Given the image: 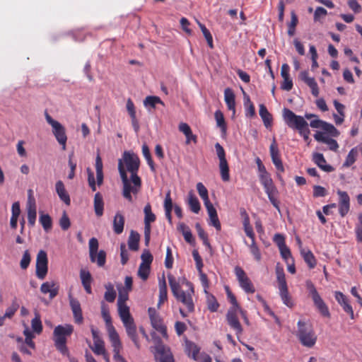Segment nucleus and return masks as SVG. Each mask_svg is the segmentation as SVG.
<instances>
[{
	"label": "nucleus",
	"mask_w": 362,
	"mask_h": 362,
	"mask_svg": "<svg viewBox=\"0 0 362 362\" xmlns=\"http://www.w3.org/2000/svg\"><path fill=\"white\" fill-rule=\"evenodd\" d=\"M103 161L100 156L97 155L95 158V170H96V178L97 184L100 186L103 182Z\"/></svg>",
	"instance_id": "obj_39"
},
{
	"label": "nucleus",
	"mask_w": 362,
	"mask_h": 362,
	"mask_svg": "<svg viewBox=\"0 0 362 362\" xmlns=\"http://www.w3.org/2000/svg\"><path fill=\"white\" fill-rule=\"evenodd\" d=\"M168 279L171 291L174 296H177L179 293H182V291H183L180 288L179 282L173 275L168 274Z\"/></svg>",
	"instance_id": "obj_41"
},
{
	"label": "nucleus",
	"mask_w": 362,
	"mask_h": 362,
	"mask_svg": "<svg viewBox=\"0 0 362 362\" xmlns=\"http://www.w3.org/2000/svg\"><path fill=\"white\" fill-rule=\"evenodd\" d=\"M264 191L268 196V198L272 204L280 211L279 202L276 199L278 190L276 186L273 184L264 187Z\"/></svg>",
	"instance_id": "obj_25"
},
{
	"label": "nucleus",
	"mask_w": 362,
	"mask_h": 362,
	"mask_svg": "<svg viewBox=\"0 0 362 362\" xmlns=\"http://www.w3.org/2000/svg\"><path fill=\"white\" fill-rule=\"evenodd\" d=\"M48 272V258L45 251L41 250L38 252L36 257V276L43 280Z\"/></svg>",
	"instance_id": "obj_8"
},
{
	"label": "nucleus",
	"mask_w": 362,
	"mask_h": 362,
	"mask_svg": "<svg viewBox=\"0 0 362 362\" xmlns=\"http://www.w3.org/2000/svg\"><path fill=\"white\" fill-rule=\"evenodd\" d=\"M55 189L60 199L66 204L69 205L71 202L70 197L65 189L63 182L61 180L57 181L55 185Z\"/></svg>",
	"instance_id": "obj_32"
},
{
	"label": "nucleus",
	"mask_w": 362,
	"mask_h": 362,
	"mask_svg": "<svg viewBox=\"0 0 362 362\" xmlns=\"http://www.w3.org/2000/svg\"><path fill=\"white\" fill-rule=\"evenodd\" d=\"M70 305L74 314L75 322L79 325L81 324L83 321V317L79 301L76 299L71 298L70 300Z\"/></svg>",
	"instance_id": "obj_26"
},
{
	"label": "nucleus",
	"mask_w": 362,
	"mask_h": 362,
	"mask_svg": "<svg viewBox=\"0 0 362 362\" xmlns=\"http://www.w3.org/2000/svg\"><path fill=\"white\" fill-rule=\"evenodd\" d=\"M206 294L208 309L212 313L216 312L219 308V303H218L216 298L212 294L209 293Z\"/></svg>",
	"instance_id": "obj_46"
},
{
	"label": "nucleus",
	"mask_w": 362,
	"mask_h": 362,
	"mask_svg": "<svg viewBox=\"0 0 362 362\" xmlns=\"http://www.w3.org/2000/svg\"><path fill=\"white\" fill-rule=\"evenodd\" d=\"M91 333L93 339V346H90V349L96 355L104 354L106 351L104 341L100 337L98 331L95 329L93 327H91Z\"/></svg>",
	"instance_id": "obj_19"
},
{
	"label": "nucleus",
	"mask_w": 362,
	"mask_h": 362,
	"mask_svg": "<svg viewBox=\"0 0 362 362\" xmlns=\"http://www.w3.org/2000/svg\"><path fill=\"white\" fill-rule=\"evenodd\" d=\"M148 313L152 327L164 338H168L166 326L163 324V320L157 313L156 310L154 308H149Z\"/></svg>",
	"instance_id": "obj_11"
},
{
	"label": "nucleus",
	"mask_w": 362,
	"mask_h": 362,
	"mask_svg": "<svg viewBox=\"0 0 362 362\" xmlns=\"http://www.w3.org/2000/svg\"><path fill=\"white\" fill-rule=\"evenodd\" d=\"M80 278L86 292L90 294L92 293L91 283L93 279L90 272L83 269H81Z\"/></svg>",
	"instance_id": "obj_27"
},
{
	"label": "nucleus",
	"mask_w": 362,
	"mask_h": 362,
	"mask_svg": "<svg viewBox=\"0 0 362 362\" xmlns=\"http://www.w3.org/2000/svg\"><path fill=\"white\" fill-rule=\"evenodd\" d=\"M140 160L134 153L125 151L118 161V170L122 182V195L129 202H133L132 193L137 194L141 187V179L138 175Z\"/></svg>",
	"instance_id": "obj_1"
},
{
	"label": "nucleus",
	"mask_w": 362,
	"mask_h": 362,
	"mask_svg": "<svg viewBox=\"0 0 362 362\" xmlns=\"http://www.w3.org/2000/svg\"><path fill=\"white\" fill-rule=\"evenodd\" d=\"M204 206L209 216V224L214 226L216 230L220 231L221 230V225L218 217L216 209L211 203Z\"/></svg>",
	"instance_id": "obj_23"
},
{
	"label": "nucleus",
	"mask_w": 362,
	"mask_h": 362,
	"mask_svg": "<svg viewBox=\"0 0 362 362\" xmlns=\"http://www.w3.org/2000/svg\"><path fill=\"white\" fill-rule=\"evenodd\" d=\"M140 235L134 230H132L128 239V246L129 250L137 251L139 247Z\"/></svg>",
	"instance_id": "obj_37"
},
{
	"label": "nucleus",
	"mask_w": 362,
	"mask_h": 362,
	"mask_svg": "<svg viewBox=\"0 0 362 362\" xmlns=\"http://www.w3.org/2000/svg\"><path fill=\"white\" fill-rule=\"evenodd\" d=\"M291 22L288 25V35L289 36H293L296 32V27L298 23V19L294 11H291Z\"/></svg>",
	"instance_id": "obj_47"
},
{
	"label": "nucleus",
	"mask_w": 362,
	"mask_h": 362,
	"mask_svg": "<svg viewBox=\"0 0 362 362\" xmlns=\"http://www.w3.org/2000/svg\"><path fill=\"white\" fill-rule=\"evenodd\" d=\"M163 206H164L165 217H166L167 220L168 221L169 223L172 224L173 221H172L171 213H172V210L173 208V200L171 198L170 190L168 191L165 194Z\"/></svg>",
	"instance_id": "obj_31"
},
{
	"label": "nucleus",
	"mask_w": 362,
	"mask_h": 362,
	"mask_svg": "<svg viewBox=\"0 0 362 362\" xmlns=\"http://www.w3.org/2000/svg\"><path fill=\"white\" fill-rule=\"evenodd\" d=\"M155 358L156 362H174L173 354L170 349L165 346L159 339L155 346Z\"/></svg>",
	"instance_id": "obj_12"
},
{
	"label": "nucleus",
	"mask_w": 362,
	"mask_h": 362,
	"mask_svg": "<svg viewBox=\"0 0 362 362\" xmlns=\"http://www.w3.org/2000/svg\"><path fill=\"white\" fill-rule=\"evenodd\" d=\"M301 255L304 261L307 263L310 269H313L316 266V259L310 250L305 252L303 250H300Z\"/></svg>",
	"instance_id": "obj_42"
},
{
	"label": "nucleus",
	"mask_w": 362,
	"mask_h": 362,
	"mask_svg": "<svg viewBox=\"0 0 362 362\" xmlns=\"http://www.w3.org/2000/svg\"><path fill=\"white\" fill-rule=\"evenodd\" d=\"M104 202L103 196L100 192H97L94 197V210L97 216L100 217L103 214Z\"/></svg>",
	"instance_id": "obj_38"
},
{
	"label": "nucleus",
	"mask_w": 362,
	"mask_h": 362,
	"mask_svg": "<svg viewBox=\"0 0 362 362\" xmlns=\"http://www.w3.org/2000/svg\"><path fill=\"white\" fill-rule=\"evenodd\" d=\"M221 177L223 181L230 180L229 167L226 158L219 160Z\"/></svg>",
	"instance_id": "obj_40"
},
{
	"label": "nucleus",
	"mask_w": 362,
	"mask_h": 362,
	"mask_svg": "<svg viewBox=\"0 0 362 362\" xmlns=\"http://www.w3.org/2000/svg\"><path fill=\"white\" fill-rule=\"evenodd\" d=\"M300 78L306 83L311 89V93L315 97H317L320 93L318 85L313 77L309 76L308 71H303L300 74Z\"/></svg>",
	"instance_id": "obj_20"
},
{
	"label": "nucleus",
	"mask_w": 362,
	"mask_h": 362,
	"mask_svg": "<svg viewBox=\"0 0 362 362\" xmlns=\"http://www.w3.org/2000/svg\"><path fill=\"white\" fill-rule=\"evenodd\" d=\"M106 291L104 295V298L105 300L109 303H112L115 301L116 298V292L114 289V287L112 284H108L105 286Z\"/></svg>",
	"instance_id": "obj_50"
},
{
	"label": "nucleus",
	"mask_w": 362,
	"mask_h": 362,
	"mask_svg": "<svg viewBox=\"0 0 362 362\" xmlns=\"http://www.w3.org/2000/svg\"><path fill=\"white\" fill-rule=\"evenodd\" d=\"M187 204L193 213L198 214L199 212L200 203L192 191H189L188 193Z\"/></svg>",
	"instance_id": "obj_34"
},
{
	"label": "nucleus",
	"mask_w": 362,
	"mask_h": 362,
	"mask_svg": "<svg viewBox=\"0 0 362 362\" xmlns=\"http://www.w3.org/2000/svg\"><path fill=\"white\" fill-rule=\"evenodd\" d=\"M145 106H151L155 107L156 104H163L159 97L157 96H147L144 101Z\"/></svg>",
	"instance_id": "obj_57"
},
{
	"label": "nucleus",
	"mask_w": 362,
	"mask_h": 362,
	"mask_svg": "<svg viewBox=\"0 0 362 362\" xmlns=\"http://www.w3.org/2000/svg\"><path fill=\"white\" fill-rule=\"evenodd\" d=\"M31 257L29 251L27 250L23 252L22 259L20 262V266L22 269H26L30 263Z\"/></svg>",
	"instance_id": "obj_58"
},
{
	"label": "nucleus",
	"mask_w": 362,
	"mask_h": 362,
	"mask_svg": "<svg viewBox=\"0 0 362 362\" xmlns=\"http://www.w3.org/2000/svg\"><path fill=\"white\" fill-rule=\"evenodd\" d=\"M276 279L279 284V296L284 305L291 308L294 306L293 300L288 293L285 273L283 268H276Z\"/></svg>",
	"instance_id": "obj_4"
},
{
	"label": "nucleus",
	"mask_w": 362,
	"mask_h": 362,
	"mask_svg": "<svg viewBox=\"0 0 362 362\" xmlns=\"http://www.w3.org/2000/svg\"><path fill=\"white\" fill-rule=\"evenodd\" d=\"M339 195V213L344 217L350 209V197L346 192L338 190Z\"/></svg>",
	"instance_id": "obj_16"
},
{
	"label": "nucleus",
	"mask_w": 362,
	"mask_h": 362,
	"mask_svg": "<svg viewBox=\"0 0 362 362\" xmlns=\"http://www.w3.org/2000/svg\"><path fill=\"white\" fill-rule=\"evenodd\" d=\"M18 308L19 305L18 303L16 301H13L11 305L6 309L4 317L5 318H11L14 315L15 313L18 310Z\"/></svg>",
	"instance_id": "obj_61"
},
{
	"label": "nucleus",
	"mask_w": 362,
	"mask_h": 362,
	"mask_svg": "<svg viewBox=\"0 0 362 362\" xmlns=\"http://www.w3.org/2000/svg\"><path fill=\"white\" fill-rule=\"evenodd\" d=\"M74 331L71 325H58L54 329V344L56 348L64 355L68 354L66 347V337L70 336Z\"/></svg>",
	"instance_id": "obj_3"
},
{
	"label": "nucleus",
	"mask_w": 362,
	"mask_h": 362,
	"mask_svg": "<svg viewBox=\"0 0 362 362\" xmlns=\"http://www.w3.org/2000/svg\"><path fill=\"white\" fill-rule=\"evenodd\" d=\"M281 257L285 260L286 263H288V260L293 258L291 255L290 249L286 245L279 248Z\"/></svg>",
	"instance_id": "obj_62"
},
{
	"label": "nucleus",
	"mask_w": 362,
	"mask_h": 362,
	"mask_svg": "<svg viewBox=\"0 0 362 362\" xmlns=\"http://www.w3.org/2000/svg\"><path fill=\"white\" fill-rule=\"evenodd\" d=\"M197 189L199 193V195L202 199L204 205L209 204L211 203L209 198L208 189L203 185L202 182H198L197 184Z\"/></svg>",
	"instance_id": "obj_44"
},
{
	"label": "nucleus",
	"mask_w": 362,
	"mask_h": 362,
	"mask_svg": "<svg viewBox=\"0 0 362 362\" xmlns=\"http://www.w3.org/2000/svg\"><path fill=\"white\" fill-rule=\"evenodd\" d=\"M334 297L338 303L342 307L344 311L349 315L351 320H354L355 318L354 310L349 304L347 297L341 291H335Z\"/></svg>",
	"instance_id": "obj_18"
},
{
	"label": "nucleus",
	"mask_w": 362,
	"mask_h": 362,
	"mask_svg": "<svg viewBox=\"0 0 362 362\" xmlns=\"http://www.w3.org/2000/svg\"><path fill=\"white\" fill-rule=\"evenodd\" d=\"M117 307H118V313L119 315V317L122 322H127V321L134 320L132 317L129 308L127 305L125 303V299H122V296L119 295L118 300H117Z\"/></svg>",
	"instance_id": "obj_17"
},
{
	"label": "nucleus",
	"mask_w": 362,
	"mask_h": 362,
	"mask_svg": "<svg viewBox=\"0 0 362 362\" xmlns=\"http://www.w3.org/2000/svg\"><path fill=\"white\" fill-rule=\"evenodd\" d=\"M32 329L37 334H40L42 331V325L39 314L36 313L35 317L31 322Z\"/></svg>",
	"instance_id": "obj_53"
},
{
	"label": "nucleus",
	"mask_w": 362,
	"mask_h": 362,
	"mask_svg": "<svg viewBox=\"0 0 362 362\" xmlns=\"http://www.w3.org/2000/svg\"><path fill=\"white\" fill-rule=\"evenodd\" d=\"M358 156V147H354L351 149L349 152L344 163H343V167L349 168L352 165L355 161L356 160V158Z\"/></svg>",
	"instance_id": "obj_43"
},
{
	"label": "nucleus",
	"mask_w": 362,
	"mask_h": 362,
	"mask_svg": "<svg viewBox=\"0 0 362 362\" xmlns=\"http://www.w3.org/2000/svg\"><path fill=\"white\" fill-rule=\"evenodd\" d=\"M91 262H95L100 267H103L106 262V252L104 250H100L94 253Z\"/></svg>",
	"instance_id": "obj_45"
},
{
	"label": "nucleus",
	"mask_w": 362,
	"mask_h": 362,
	"mask_svg": "<svg viewBox=\"0 0 362 362\" xmlns=\"http://www.w3.org/2000/svg\"><path fill=\"white\" fill-rule=\"evenodd\" d=\"M39 221L45 230L48 231L52 228V221L49 215L41 214Z\"/></svg>",
	"instance_id": "obj_49"
},
{
	"label": "nucleus",
	"mask_w": 362,
	"mask_h": 362,
	"mask_svg": "<svg viewBox=\"0 0 362 362\" xmlns=\"http://www.w3.org/2000/svg\"><path fill=\"white\" fill-rule=\"evenodd\" d=\"M124 217L119 212H117L113 220V230L117 235L121 234L124 230Z\"/></svg>",
	"instance_id": "obj_33"
},
{
	"label": "nucleus",
	"mask_w": 362,
	"mask_h": 362,
	"mask_svg": "<svg viewBox=\"0 0 362 362\" xmlns=\"http://www.w3.org/2000/svg\"><path fill=\"white\" fill-rule=\"evenodd\" d=\"M98 240L95 238H92L89 240V256L90 259L93 260L94 253L98 252Z\"/></svg>",
	"instance_id": "obj_56"
},
{
	"label": "nucleus",
	"mask_w": 362,
	"mask_h": 362,
	"mask_svg": "<svg viewBox=\"0 0 362 362\" xmlns=\"http://www.w3.org/2000/svg\"><path fill=\"white\" fill-rule=\"evenodd\" d=\"M101 315L104 321L105 322L107 328L109 338L112 337V333L118 334L115 328L112 325L109 308L104 302H102L101 303Z\"/></svg>",
	"instance_id": "obj_21"
},
{
	"label": "nucleus",
	"mask_w": 362,
	"mask_h": 362,
	"mask_svg": "<svg viewBox=\"0 0 362 362\" xmlns=\"http://www.w3.org/2000/svg\"><path fill=\"white\" fill-rule=\"evenodd\" d=\"M59 225L63 230H68L71 226L70 219L65 211H64L59 220Z\"/></svg>",
	"instance_id": "obj_60"
},
{
	"label": "nucleus",
	"mask_w": 362,
	"mask_h": 362,
	"mask_svg": "<svg viewBox=\"0 0 362 362\" xmlns=\"http://www.w3.org/2000/svg\"><path fill=\"white\" fill-rule=\"evenodd\" d=\"M151 266L140 264L138 270V275L142 280L146 281L148 278Z\"/></svg>",
	"instance_id": "obj_55"
},
{
	"label": "nucleus",
	"mask_w": 362,
	"mask_h": 362,
	"mask_svg": "<svg viewBox=\"0 0 362 362\" xmlns=\"http://www.w3.org/2000/svg\"><path fill=\"white\" fill-rule=\"evenodd\" d=\"M47 122L52 127V134L63 150L66 149L67 136L65 127L58 121L54 119L47 111L45 112Z\"/></svg>",
	"instance_id": "obj_5"
},
{
	"label": "nucleus",
	"mask_w": 362,
	"mask_h": 362,
	"mask_svg": "<svg viewBox=\"0 0 362 362\" xmlns=\"http://www.w3.org/2000/svg\"><path fill=\"white\" fill-rule=\"evenodd\" d=\"M259 115L264 122V126L269 128L272 124V115L269 112L266 106L264 104L259 105Z\"/></svg>",
	"instance_id": "obj_36"
},
{
	"label": "nucleus",
	"mask_w": 362,
	"mask_h": 362,
	"mask_svg": "<svg viewBox=\"0 0 362 362\" xmlns=\"http://www.w3.org/2000/svg\"><path fill=\"white\" fill-rule=\"evenodd\" d=\"M158 286H159V299H158V306L160 307V305L163 304L168 299L167 284H166L164 274H163V276L161 278H159Z\"/></svg>",
	"instance_id": "obj_30"
},
{
	"label": "nucleus",
	"mask_w": 362,
	"mask_h": 362,
	"mask_svg": "<svg viewBox=\"0 0 362 362\" xmlns=\"http://www.w3.org/2000/svg\"><path fill=\"white\" fill-rule=\"evenodd\" d=\"M214 117L216 121L217 126L220 127L222 131L226 130V123L225 122L223 114L221 110H216L214 114Z\"/></svg>",
	"instance_id": "obj_54"
},
{
	"label": "nucleus",
	"mask_w": 362,
	"mask_h": 362,
	"mask_svg": "<svg viewBox=\"0 0 362 362\" xmlns=\"http://www.w3.org/2000/svg\"><path fill=\"white\" fill-rule=\"evenodd\" d=\"M144 228H151V223L156 221V215L152 212L151 206L148 203L144 209Z\"/></svg>",
	"instance_id": "obj_35"
},
{
	"label": "nucleus",
	"mask_w": 362,
	"mask_h": 362,
	"mask_svg": "<svg viewBox=\"0 0 362 362\" xmlns=\"http://www.w3.org/2000/svg\"><path fill=\"white\" fill-rule=\"evenodd\" d=\"M234 272L242 289L247 293H254L255 292V286L245 272L239 266L235 267Z\"/></svg>",
	"instance_id": "obj_9"
},
{
	"label": "nucleus",
	"mask_w": 362,
	"mask_h": 362,
	"mask_svg": "<svg viewBox=\"0 0 362 362\" xmlns=\"http://www.w3.org/2000/svg\"><path fill=\"white\" fill-rule=\"evenodd\" d=\"M226 291L228 299L229 302L231 303V306L230 307L229 309L240 310L242 308L239 305L235 295L231 292L229 287H226Z\"/></svg>",
	"instance_id": "obj_48"
},
{
	"label": "nucleus",
	"mask_w": 362,
	"mask_h": 362,
	"mask_svg": "<svg viewBox=\"0 0 362 362\" xmlns=\"http://www.w3.org/2000/svg\"><path fill=\"white\" fill-rule=\"evenodd\" d=\"M322 129L327 132L333 136H337L339 134L338 130L334 127L333 124L326 122H324Z\"/></svg>",
	"instance_id": "obj_59"
},
{
	"label": "nucleus",
	"mask_w": 362,
	"mask_h": 362,
	"mask_svg": "<svg viewBox=\"0 0 362 362\" xmlns=\"http://www.w3.org/2000/svg\"><path fill=\"white\" fill-rule=\"evenodd\" d=\"M195 228L197 230L199 238L202 240L204 245L210 247V243L208 240V235L204 231V230L202 228L200 223H197L195 224Z\"/></svg>",
	"instance_id": "obj_51"
},
{
	"label": "nucleus",
	"mask_w": 362,
	"mask_h": 362,
	"mask_svg": "<svg viewBox=\"0 0 362 362\" xmlns=\"http://www.w3.org/2000/svg\"><path fill=\"white\" fill-rule=\"evenodd\" d=\"M259 180L261 184L263 187H265L267 185H269L271 184H273V180L270 176V175L268 173V172H266L262 174H259Z\"/></svg>",
	"instance_id": "obj_64"
},
{
	"label": "nucleus",
	"mask_w": 362,
	"mask_h": 362,
	"mask_svg": "<svg viewBox=\"0 0 362 362\" xmlns=\"http://www.w3.org/2000/svg\"><path fill=\"white\" fill-rule=\"evenodd\" d=\"M123 325L125 328L127 336L131 339L133 341L134 346L137 349H140L141 344L139 340V337L137 334V329L136 325L134 322V320H132L127 321V322H124Z\"/></svg>",
	"instance_id": "obj_15"
},
{
	"label": "nucleus",
	"mask_w": 362,
	"mask_h": 362,
	"mask_svg": "<svg viewBox=\"0 0 362 362\" xmlns=\"http://www.w3.org/2000/svg\"><path fill=\"white\" fill-rule=\"evenodd\" d=\"M30 194H31L32 191L29 190ZM27 212H28V224L30 226H33L35 223L36 216H37V211H36V204L35 199L30 194L27 203Z\"/></svg>",
	"instance_id": "obj_22"
},
{
	"label": "nucleus",
	"mask_w": 362,
	"mask_h": 362,
	"mask_svg": "<svg viewBox=\"0 0 362 362\" xmlns=\"http://www.w3.org/2000/svg\"><path fill=\"white\" fill-rule=\"evenodd\" d=\"M198 24H199V26L204 37L206 38L208 45L211 48H213L214 47L213 37H212V35H211L210 31L206 28V26L204 24L201 23L200 22H198Z\"/></svg>",
	"instance_id": "obj_52"
},
{
	"label": "nucleus",
	"mask_w": 362,
	"mask_h": 362,
	"mask_svg": "<svg viewBox=\"0 0 362 362\" xmlns=\"http://www.w3.org/2000/svg\"><path fill=\"white\" fill-rule=\"evenodd\" d=\"M305 286L307 289L309 291L315 306L317 308L320 314L324 317H329L330 313L329 308L318 293L314 284L310 280H308L305 282Z\"/></svg>",
	"instance_id": "obj_6"
},
{
	"label": "nucleus",
	"mask_w": 362,
	"mask_h": 362,
	"mask_svg": "<svg viewBox=\"0 0 362 362\" xmlns=\"http://www.w3.org/2000/svg\"><path fill=\"white\" fill-rule=\"evenodd\" d=\"M141 259L142 261L141 264H144L145 265L151 266L153 257L151 253L149 252V250H145L141 256Z\"/></svg>",
	"instance_id": "obj_63"
},
{
	"label": "nucleus",
	"mask_w": 362,
	"mask_h": 362,
	"mask_svg": "<svg viewBox=\"0 0 362 362\" xmlns=\"http://www.w3.org/2000/svg\"><path fill=\"white\" fill-rule=\"evenodd\" d=\"M296 336L300 343L307 348H313L315 345L317 339V336L312 325L303 320H299L297 322Z\"/></svg>",
	"instance_id": "obj_2"
},
{
	"label": "nucleus",
	"mask_w": 362,
	"mask_h": 362,
	"mask_svg": "<svg viewBox=\"0 0 362 362\" xmlns=\"http://www.w3.org/2000/svg\"><path fill=\"white\" fill-rule=\"evenodd\" d=\"M238 314L239 310L228 309L226 313V321L230 327L235 332V334L239 339L243 334V329L238 320Z\"/></svg>",
	"instance_id": "obj_13"
},
{
	"label": "nucleus",
	"mask_w": 362,
	"mask_h": 362,
	"mask_svg": "<svg viewBox=\"0 0 362 362\" xmlns=\"http://www.w3.org/2000/svg\"><path fill=\"white\" fill-rule=\"evenodd\" d=\"M186 285L189 288L188 291L187 292L182 291L175 297L187 308L189 313H192L194 310V304L192 299V295L194 293V286L189 281H187Z\"/></svg>",
	"instance_id": "obj_10"
},
{
	"label": "nucleus",
	"mask_w": 362,
	"mask_h": 362,
	"mask_svg": "<svg viewBox=\"0 0 362 362\" xmlns=\"http://www.w3.org/2000/svg\"><path fill=\"white\" fill-rule=\"evenodd\" d=\"M224 100L229 110L233 112V115L235 113V96L233 90L227 88L224 90Z\"/></svg>",
	"instance_id": "obj_28"
},
{
	"label": "nucleus",
	"mask_w": 362,
	"mask_h": 362,
	"mask_svg": "<svg viewBox=\"0 0 362 362\" xmlns=\"http://www.w3.org/2000/svg\"><path fill=\"white\" fill-rule=\"evenodd\" d=\"M59 285L54 281L44 282L40 286V291L44 294L49 293L51 299L56 297L59 292Z\"/></svg>",
	"instance_id": "obj_24"
},
{
	"label": "nucleus",
	"mask_w": 362,
	"mask_h": 362,
	"mask_svg": "<svg viewBox=\"0 0 362 362\" xmlns=\"http://www.w3.org/2000/svg\"><path fill=\"white\" fill-rule=\"evenodd\" d=\"M313 161L323 171L330 173L334 170V168L327 164V161L322 153H317L313 155Z\"/></svg>",
	"instance_id": "obj_29"
},
{
	"label": "nucleus",
	"mask_w": 362,
	"mask_h": 362,
	"mask_svg": "<svg viewBox=\"0 0 362 362\" xmlns=\"http://www.w3.org/2000/svg\"><path fill=\"white\" fill-rule=\"evenodd\" d=\"M283 118L286 124L291 129L299 130L302 127L308 125L303 117L296 115L293 111L286 107L283 110Z\"/></svg>",
	"instance_id": "obj_7"
},
{
	"label": "nucleus",
	"mask_w": 362,
	"mask_h": 362,
	"mask_svg": "<svg viewBox=\"0 0 362 362\" xmlns=\"http://www.w3.org/2000/svg\"><path fill=\"white\" fill-rule=\"evenodd\" d=\"M112 347L113 360L115 362H127V360L120 354L122 350V344L118 334L112 333V337L109 338Z\"/></svg>",
	"instance_id": "obj_14"
}]
</instances>
